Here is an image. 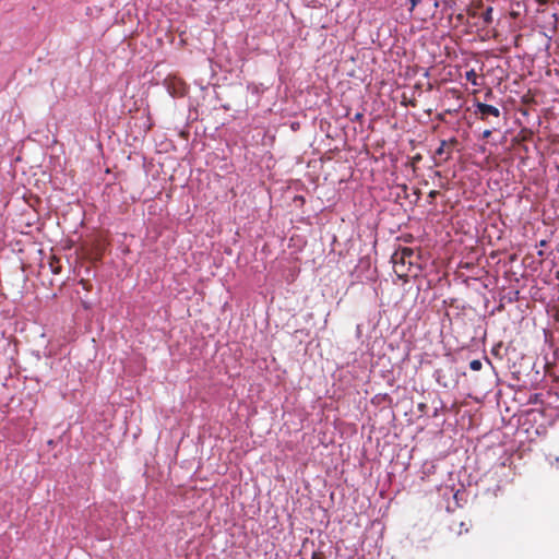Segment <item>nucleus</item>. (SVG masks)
I'll return each mask as SVG.
<instances>
[{
    "instance_id": "obj_1",
    "label": "nucleus",
    "mask_w": 559,
    "mask_h": 559,
    "mask_svg": "<svg viewBox=\"0 0 559 559\" xmlns=\"http://www.w3.org/2000/svg\"><path fill=\"white\" fill-rule=\"evenodd\" d=\"M477 112L480 115L481 119H487L489 116L499 117L500 110L491 105L477 103L476 104Z\"/></svg>"
},
{
    "instance_id": "obj_2",
    "label": "nucleus",
    "mask_w": 559,
    "mask_h": 559,
    "mask_svg": "<svg viewBox=\"0 0 559 559\" xmlns=\"http://www.w3.org/2000/svg\"><path fill=\"white\" fill-rule=\"evenodd\" d=\"M465 78L468 82H471L474 86L478 85L477 74L474 70H469L466 72Z\"/></svg>"
},
{
    "instance_id": "obj_3",
    "label": "nucleus",
    "mask_w": 559,
    "mask_h": 559,
    "mask_svg": "<svg viewBox=\"0 0 559 559\" xmlns=\"http://www.w3.org/2000/svg\"><path fill=\"white\" fill-rule=\"evenodd\" d=\"M413 251L411 249H403L401 252V260L403 263L406 262V258L411 259Z\"/></svg>"
},
{
    "instance_id": "obj_4",
    "label": "nucleus",
    "mask_w": 559,
    "mask_h": 559,
    "mask_svg": "<svg viewBox=\"0 0 559 559\" xmlns=\"http://www.w3.org/2000/svg\"><path fill=\"white\" fill-rule=\"evenodd\" d=\"M481 366H483L481 361H480V360H477V359L472 360V361L469 362V367H471V369H472V370H474V371H478V370H480V369H481Z\"/></svg>"
},
{
    "instance_id": "obj_5",
    "label": "nucleus",
    "mask_w": 559,
    "mask_h": 559,
    "mask_svg": "<svg viewBox=\"0 0 559 559\" xmlns=\"http://www.w3.org/2000/svg\"><path fill=\"white\" fill-rule=\"evenodd\" d=\"M409 3H411V8H409V11H413L415 9V7L421 2V0H408Z\"/></svg>"
},
{
    "instance_id": "obj_6",
    "label": "nucleus",
    "mask_w": 559,
    "mask_h": 559,
    "mask_svg": "<svg viewBox=\"0 0 559 559\" xmlns=\"http://www.w3.org/2000/svg\"><path fill=\"white\" fill-rule=\"evenodd\" d=\"M491 11H492L491 8L487 9L486 14H485V21L486 22H489L490 19H491V16H490Z\"/></svg>"
},
{
    "instance_id": "obj_7",
    "label": "nucleus",
    "mask_w": 559,
    "mask_h": 559,
    "mask_svg": "<svg viewBox=\"0 0 559 559\" xmlns=\"http://www.w3.org/2000/svg\"><path fill=\"white\" fill-rule=\"evenodd\" d=\"M490 134H491L490 130L484 131V138H488V136H490Z\"/></svg>"
},
{
    "instance_id": "obj_8",
    "label": "nucleus",
    "mask_w": 559,
    "mask_h": 559,
    "mask_svg": "<svg viewBox=\"0 0 559 559\" xmlns=\"http://www.w3.org/2000/svg\"><path fill=\"white\" fill-rule=\"evenodd\" d=\"M539 4H546L548 0H536Z\"/></svg>"
},
{
    "instance_id": "obj_9",
    "label": "nucleus",
    "mask_w": 559,
    "mask_h": 559,
    "mask_svg": "<svg viewBox=\"0 0 559 559\" xmlns=\"http://www.w3.org/2000/svg\"><path fill=\"white\" fill-rule=\"evenodd\" d=\"M443 152V147L441 146L439 150H438V154H442Z\"/></svg>"
}]
</instances>
